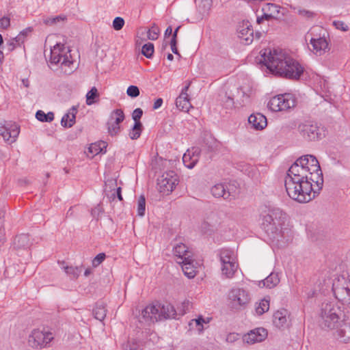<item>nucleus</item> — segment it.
Instances as JSON below:
<instances>
[{"label": "nucleus", "instance_id": "1", "mask_svg": "<svg viewBox=\"0 0 350 350\" xmlns=\"http://www.w3.org/2000/svg\"><path fill=\"white\" fill-rule=\"evenodd\" d=\"M323 185V177L319 163L311 154L298 158L289 167L284 180L288 196L299 203L313 200Z\"/></svg>", "mask_w": 350, "mask_h": 350}, {"label": "nucleus", "instance_id": "2", "mask_svg": "<svg viewBox=\"0 0 350 350\" xmlns=\"http://www.w3.org/2000/svg\"><path fill=\"white\" fill-rule=\"evenodd\" d=\"M267 68L273 73L289 79H298L304 68L282 50L269 51L262 55Z\"/></svg>", "mask_w": 350, "mask_h": 350}, {"label": "nucleus", "instance_id": "3", "mask_svg": "<svg viewBox=\"0 0 350 350\" xmlns=\"http://www.w3.org/2000/svg\"><path fill=\"white\" fill-rule=\"evenodd\" d=\"M286 215L279 208L272 207L262 219L263 228L273 240L279 241L283 237L282 229H288L286 227Z\"/></svg>", "mask_w": 350, "mask_h": 350}, {"label": "nucleus", "instance_id": "4", "mask_svg": "<svg viewBox=\"0 0 350 350\" xmlns=\"http://www.w3.org/2000/svg\"><path fill=\"white\" fill-rule=\"evenodd\" d=\"M177 316L174 307L170 304H150L144 308L138 317L139 322L150 325L167 319H176Z\"/></svg>", "mask_w": 350, "mask_h": 350}, {"label": "nucleus", "instance_id": "5", "mask_svg": "<svg viewBox=\"0 0 350 350\" xmlns=\"http://www.w3.org/2000/svg\"><path fill=\"white\" fill-rule=\"evenodd\" d=\"M326 313L322 314L321 317L320 325L323 329H333L338 327L339 320L342 319L343 323L340 327L336 331V338L341 342L347 343L349 340V336H346V329L350 327V325L347 323L348 316L344 312L343 314H338L333 316H325Z\"/></svg>", "mask_w": 350, "mask_h": 350}, {"label": "nucleus", "instance_id": "6", "mask_svg": "<svg viewBox=\"0 0 350 350\" xmlns=\"http://www.w3.org/2000/svg\"><path fill=\"white\" fill-rule=\"evenodd\" d=\"M297 131L300 136L306 142H315L325 136L324 128L317 122L304 121L298 124Z\"/></svg>", "mask_w": 350, "mask_h": 350}, {"label": "nucleus", "instance_id": "7", "mask_svg": "<svg viewBox=\"0 0 350 350\" xmlns=\"http://www.w3.org/2000/svg\"><path fill=\"white\" fill-rule=\"evenodd\" d=\"M230 307L237 310L245 309L250 301L249 292L243 288H233L228 293Z\"/></svg>", "mask_w": 350, "mask_h": 350}, {"label": "nucleus", "instance_id": "8", "mask_svg": "<svg viewBox=\"0 0 350 350\" xmlns=\"http://www.w3.org/2000/svg\"><path fill=\"white\" fill-rule=\"evenodd\" d=\"M295 104V99L290 94H285L271 98L267 106L272 111L278 112L294 107Z\"/></svg>", "mask_w": 350, "mask_h": 350}, {"label": "nucleus", "instance_id": "9", "mask_svg": "<svg viewBox=\"0 0 350 350\" xmlns=\"http://www.w3.org/2000/svg\"><path fill=\"white\" fill-rule=\"evenodd\" d=\"M178 183V178L174 171L164 172L157 179L158 190L163 194L171 193Z\"/></svg>", "mask_w": 350, "mask_h": 350}, {"label": "nucleus", "instance_id": "10", "mask_svg": "<svg viewBox=\"0 0 350 350\" xmlns=\"http://www.w3.org/2000/svg\"><path fill=\"white\" fill-rule=\"evenodd\" d=\"M53 339V334L48 331L33 329L28 338L29 345L33 348H44Z\"/></svg>", "mask_w": 350, "mask_h": 350}, {"label": "nucleus", "instance_id": "11", "mask_svg": "<svg viewBox=\"0 0 350 350\" xmlns=\"http://www.w3.org/2000/svg\"><path fill=\"white\" fill-rule=\"evenodd\" d=\"M51 64H57L61 63L62 66H70L73 64L72 61L68 59V56L65 52L64 44H57L50 50Z\"/></svg>", "mask_w": 350, "mask_h": 350}, {"label": "nucleus", "instance_id": "12", "mask_svg": "<svg viewBox=\"0 0 350 350\" xmlns=\"http://www.w3.org/2000/svg\"><path fill=\"white\" fill-rule=\"evenodd\" d=\"M19 133L20 129L17 124L0 119V136L4 141L9 144L14 142Z\"/></svg>", "mask_w": 350, "mask_h": 350}, {"label": "nucleus", "instance_id": "13", "mask_svg": "<svg viewBox=\"0 0 350 350\" xmlns=\"http://www.w3.org/2000/svg\"><path fill=\"white\" fill-rule=\"evenodd\" d=\"M232 185L226 184H216L211 188V193L215 198H223L224 200H230L237 195L236 188H231Z\"/></svg>", "mask_w": 350, "mask_h": 350}, {"label": "nucleus", "instance_id": "14", "mask_svg": "<svg viewBox=\"0 0 350 350\" xmlns=\"http://www.w3.org/2000/svg\"><path fill=\"white\" fill-rule=\"evenodd\" d=\"M174 255L177 258L178 263L192 260L193 252L184 243H180L174 246Z\"/></svg>", "mask_w": 350, "mask_h": 350}, {"label": "nucleus", "instance_id": "15", "mask_svg": "<svg viewBox=\"0 0 350 350\" xmlns=\"http://www.w3.org/2000/svg\"><path fill=\"white\" fill-rule=\"evenodd\" d=\"M267 336V332L262 327L250 331L243 336V340L247 344H254L264 340Z\"/></svg>", "mask_w": 350, "mask_h": 350}, {"label": "nucleus", "instance_id": "16", "mask_svg": "<svg viewBox=\"0 0 350 350\" xmlns=\"http://www.w3.org/2000/svg\"><path fill=\"white\" fill-rule=\"evenodd\" d=\"M239 37L245 40V44L252 42L254 40V30L248 21H243L238 28Z\"/></svg>", "mask_w": 350, "mask_h": 350}, {"label": "nucleus", "instance_id": "17", "mask_svg": "<svg viewBox=\"0 0 350 350\" xmlns=\"http://www.w3.org/2000/svg\"><path fill=\"white\" fill-rule=\"evenodd\" d=\"M200 150L198 148L188 150L183 157V161L185 167L192 169L198 163Z\"/></svg>", "mask_w": 350, "mask_h": 350}, {"label": "nucleus", "instance_id": "18", "mask_svg": "<svg viewBox=\"0 0 350 350\" xmlns=\"http://www.w3.org/2000/svg\"><path fill=\"white\" fill-rule=\"evenodd\" d=\"M310 44L312 47V52L319 55L325 53L328 49V42L324 37L311 38Z\"/></svg>", "mask_w": 350, "mask_h": 350}, {"label": "nucleus", "instance_id": "19", "mask_svg": "<svg viewBox=\"0 0 350 350\" xmlns=\"http://www.w3.org/2000/svg\"><path fill=\"white\" fill-rule=\"evenodd\" d=\"M248 122L252 127L256 130H262L267 124L266 117L260 113L250 115L248 118Z\"/></svg>", "mask_w": 350, "mask_h": 350}, {"label": "nucleus", "instance_id": "20", "mask_svg": "<svg viewBox=\"0 0 350 350\" xmlns=\"http://www.w3.org/2000/svg\"><path fill=\"white\" fill-rule=\"evenodd\" d=\"M217 101L225 109H232L234 107V102L233 96L226 90H221L217 98Z\"/></svg>", "mask_w": 350, "mask_h": 350}, {"label": "nucleus", "instance_id": "21", "mask_svg": "<svg viewBox=\"0 0 350 350\" xmlns=\"http://www.w3.org/2000/svg\"><path fill=\"white\" fill-rule=\"evenodd\" d=\"M288 312L286 309H281L276 311L273 314V324L279 328L283 327L286 325L287 323V316Z\"/></svg>", "mask_w": 350, "mask_h": 350}, {"label": "nucleus", "instance_id": "22", "mask_svg": "<svg viewBox=\"0 0 350 350\" xmlns=\"http://www.w3.org/2000/svg\"><path fill=\"white\" fill-rule=\"evenodd\" d=\"M77 109L73 106L70 111L66 113L62 118L61 124L65 128H70L75 123L76 113Z\"/></svg>", "mask_w": 350, "mask_h": 350}, {"label": "nucleus", "instance_id": "23", "mask_svg": "<svg viewBox=\"0 0 350 350\" xmlns=\"http://www.w3.org/2000/svg\"><path fill=\"white\" fill-rule=\"evenodd\" d=\"M325 312V316H333L338 314H343L344 312L340 310L339 306H336L332 302L323 303L321 310V317L324 314Z\"/></svg>", "mask_w": 350, "mask_h": 350}, {"label": "nucleus", "instance_id": "24", "mask_svg": "<svg viewBox=\"0 0 350 350\" xmlns=\"http://www.w3.org/2000/svg\"><path fill=\"white\" fill-rule=\"evenodd\" d=\"M31 245L29 235L27 234H21L16 236L14 240V247L16 250L27 249Z\"/></svg>", "mask_w": 350, "mask_h": 350}, {"label": "nucleus", "instance_id": "25", "mask_svg": "<svg viewBox=\"0 0 350 350\" xmlns=\"http://www.w3.org/2000/svg\"><path fill=\"white\" fill-rule=\"evenodd\" d=\"M221 264L237 262L234 251L230 249H222L219 251Z\"/></svg>", "mask_w": 350, "mask_h": 350}, {"label": "nucleus", "instance_id": "26", "mask_svg": "<svg viewBox=\"0 0 350 350\" xmlns=\"http://www.w3.org/2000/svg\"><path fill=\"white\" fill-rule=\"evenodd\" d=\"M334 294L338 300L341 301H348L350 295V288L348 286H338L336 285L334 288Z\"/></svg>", "mask_w": 350, "mask_h": 350}, {"label": "nucleus", "instance_id": "27", "mask_svg": "<svg viewBox=\"0 0 350 350\" xmlns=\"http://www.w3.org/2000/svg\"><path fill=\"white\" fill-rule=\"evenodd\" d=\"M238 268L237 262H230L222 264L221 270L222 275H225L227 278H232Z\"/></svg>", "mask_w": 350, "mask_h": 350}, {"label": "nucleus", "instance_id": "28", "mask_svg": "<svg viewBox=\"0 0 350 350\" xmlns=\"http://www.w3.org/2000/svg\"><path fill=\"white\" fill-rule=\"evenodd\" d=\"M213 4L212 0H201L198 5V11L200 14V18L209 14Z\"/></svg>", "mask_w": 350, "mask_h": 350}, {"label": "nucleus", "instance_id": "29", "mask_svg": "<svg viewBox=\"0 0 350 350\" xmlns=\"http://www.w3.org/2000/svg\"><path fill=\"white\" fill-rule=\"evenodd\" d=\"M92 314L94 318L100 321L105 319L107 314L106 305L103 303H98L93 309Z\"/></svg>", "mask_w": 350, "mask_h": 350}, {"label": "nucleus", "instance_id": "30", "mask_svg": "<svg viewBox=\"0 0 350 350\" xmlns=\"http://www.w3.org/2000/svg\"><path fill=\"white\" fill-rule=\"evenodd\" d=\"M279 282L280 278L278 274L272 272L265 280L260 282V285L262 284L264 286L271 288L277 286Z\"/></svg>", "mask_w": 350, "mask_h": 350}, {"label": "nucleus", "instance_id": "31", "mask_svg": "<svg viewBox=\"0 0 350 350\" xmlns=\"http://www.w3.org/2000/svg\"><path fill=\"white\" fill-rule=\"evenodd\" d=\"M193 259L189 262H180L184 274L189 278H193L196 275V268L193 265Z\"/></svg>", "mask_w": 350, "mask_h": 350}, {"label": "nucleus", "instance_id": "32", "mask_svg": "<svg viewBox=\"0 0 350 350\" xmlns=\"http://www.w3.org/2000/svg\"><path fill=\"white\" fill-rule=\"evenodd\" d=\"M176 105L177 108L183 111H188L191 107L189 97L183 96H179L176 98Z\"/></svg>", "mask_w": 350, "mask_h": 350}, {"label": "nucleus", "instance_id": "33", "mask_svg": "<svg viewBox=\"0 0 350 350\" xmlns=\"http://www.w3.org/2000/svg\"><path fill=\"white\" fill-rule=\"evenodd\" d=\"M280 7L273 4V3H266L262 8V12H267L271 16H272L274 18H277L278 17V14L280 13Z\"/></svg>", "mask_w": 350, "mask_h": 350}, {"label": "nucleus", "instance_id": "34", "mask_svg": "<svg viewBox=\"0 0 350 350\" xmlns=\"http://www.w3.org/2000/svg\"><path fill=\"white\" fill-rule=\"evenodd\" d=\"M220 223L218 213L216 212H211L206 217V221L202 224V228H206V226L208 225L214 227Z\"/></svg>", "mask_w": 350, "mask_h": 350}, {"label": "nucleus", "instance_id": "35", "mask_svg": "<svg viewBox=\"0 0 350 350\" xmlns=\"http://www.w3.org/2000/svg\"><path fill=\"white\" fill-rule=\"evenodd\" d=\"M124 120V114L122 109H117L114 110L110 115L109 121L120 125V124Z\"/></svg>", "mask_w": 350, "mask_h": 350}, {"label": "nucleus", "instance_id": "36", "mask_svg": "<svg viewBox=\"0 0 350 350\" xmlns=\"http://www.w3.org/2000/svg\"><path fill=\"white\" fill-rule=\"evenodd\" d=\"M36 118L42 122H51L54 119V113L51 111L45 113L43 111L38 110L36 113Z\"/></svg>", "mask_w": 350, "mask_h": 350}, {"label": "nucleus", "instance_id": "37", "mask_svg": "<svg viewBox=\"0 0 350 350\" xmlns=\"http://www.w3.org/2000/svg\"><path fill=\"white\" fill-rule=\"evenodd\" d=\"M269 308V300L264 298L256 306L255 310L257 314L261 315L268 311Z\"/></svg>", "mask_w": 350, "mask_h": 350}, {"label": "nucleus", "instance_id": "38", "mask_svg": "<svg viewBox=\"0 0 350 350\" xmlns=\"http://www.w3.org/2000/svg\"><path fill=\"white\" fill-rule=\"evenodd\" d=\"M63 269L66 273L72 278H77L81 273V269L79 267L65 266Z\"/></svg>", "mask_w": 350, "mask_h": 350}, {"label": "nucleus", "instance_id": "39", "mask_svg": "<svg viewBox=\"0 0 350 350\" xmlns=\"http://www.w3.org/2000/svg\"><path fill=\"white\" fill-rule=\"evenodd\" d=\"M66 19V16L59 15L55 17H47L43 19V23L46 25H53Z\"/></svg>", "mask_w": 350, "mask_h": 350}, {"label": "nucleus", "instance_id": "40", "mask_svg": "<svg viewBox=\"0 0 350 350\" xmlns=\"http://www.w3.org/2000/svg\"><path fill=\"white\" fill-rule=\"evenodd\" d=\"M142 129V124L137 122L134 124L132 130L129 133V137L132 139H137L139 137Z\"/></svg>", "mask_w": 350, "mask_h": 350}, {"label": "nucleus", "instance_id": "41", "mask_svg": "<svg viewBox=\"0 0 350 350\" xmlns=\"http://www.w3.org/2000/svg\"><path fill=\"white\" fill-rule=\"evenodd\" d=\"M98 97V90L95 87H93L86 94V104L91 105L96 103L94 99Z\"/></svg>", "mask_w": 350, "mask_h": 350}, {"label": "nucleus", "instance_id": "42", "mask_svg": "<svg viewBox=\"0 0 350 350\" xmlns=\"http://www.w3.org/2000/svg\"><path fill=\"white\" fill-rule=\"evenodd\" d=\"M154 53V44L151 42L145 44L142 49V53L147 58H151Z\"/></svg>", "mask_w": 350, "mask_h": 350}, {"label": "nucleus", "instance_id": "43", "mask_svg": "<svg viewBox=\"0 0 350 350\" xmlns=\"http://www.w3.org/2000/svg\"><path fill=\"white\" fill-rule=\"evenodd\" d=\"M146 211V200L144 196L139 197L137 201V214L139 216H144Z\"/></svg>", "mask_w": 350, "mask_h": 350}, {"label": "nucleus", "instance_id": "44", "mask_svg": "<svg viewBox=\"0 0 350 350\" xmlns=\"http://www.w3.org/2000/svg\"><path fill=\"white\" fill-rule=\"evenodd\" d=\"M241 170L252 178H256L258 174V170L256 167L254 165H245L243 167Z\"/></svg>", "mask_w": 350, "mask_h": 350}, {"label": "nucleus", "instance_id": "45", "mask_svg": "<svg viewBox=\"0 0 350 350\" xmlns=\"http://www.w3.org/2000/svg\"><path fill=\"white\" fill-rule=\"evenodd\" d=\"M241 170L252 178H256L258 174V170L256 167L254 165H245L243 167Z\"/></svg>", "mask_w": 350, "mask_h": 350}, {"label": "nucleus", "instance_id": "46", "mask_svg": "<svg viewBox=\"0 0 350 350\" xmlns=\"http://www.w3.org/2000/svg\"><path fill=\"white\" fill-rule=\"evenodd\" d=\"M32 31L31 27H27L21 31L19 34L15 38V41L21 44L24 42L25 38Z\"/></svg>", "mask_w": 350, "mask_h": 350}, {"label": "nucleus", "instance_id": "47", "mask_svg": "<svg viewBox=\"0 0 350 350\" xmlns=\"http://www.w3.org/2000/svg\"><path fill=\"white\" fill-rule=\"evenodd\" d=\"M107 129L108 133L111 136H116L120 131V126L109 120L107 122Z\"/></svg>", "mask_w": 350, "mask_h": 350}, {"label": "nucleus", "instance_id": "48", "mask_svg": "<svg viewBox=\"0 0 350 350\" xmlns=\"http://www.w3.org/2000/svg\"><path fill=\"white\" fill-rule=\"evenodd\" d=\"M159 33V28L155 25H154L148 31V38L151 40H155L158 38Z\"/></svg>", "mask_w": 350, "mask_h": 350}, {"label": "nucleus", "instance_id": "49", "mask_svg": "<svg viewBox=\"0 0 350 350\" xmlns=\"http://www.w3.org/2000/svg\"><path fill=\"white\" fill-rule=\"evenodd\" d=\"M124 348L125 350H142L140 344L135 340L128 341Z\"/></svg>", "mask_w": 350, "mask_h": 350}, {"label": "nucleus", "instance_id": "50", "mask_svg": "<svg viewBox=\"0 0 350 350\" xmlns=\"http://www.w3.org/2000/svg\"><path fill=\"white\" fill-rule=\"evenodd\" d=\"M126 94L129 96L131 98H136L140 94L139 89L136 85H130L127 88Z\"/></svg>", "mask_w": 350, "mask_h": 350}, {"label": "nucleus", "instance_id": "51", "mask_svg": "<svg viewBox=\"0 0 350 350\" xmlns=\"http://www.w3.org/2000/svg\"><path fill=\"white\" fill-rule=\"evenodd\" d=\"M106 255L105 253H100L96 255L92 260V266L96 267L100 265L105 259Z\"/></svg>", "mask_w": 350, "mask_h": 350}, {"label": "nucleus", "instance_id": "52", "mask_svg": "<svg viewBox=\"0 0 350 350\" xmlns=\"http://www.w3.org/2000/svg\"><path fill=\"white\" fill-rule=\"evenodd\" d=\"M333 25L336 29L341 30L342 31H347L349 30V26L342 21H334L332 22Z\"/></svg>", "mask_w": 350, "mask_h": 350}, {"label": "nucleus", "instance_id": "53", "mask_svg": "<svg viewBox=\"0 0 350 350\" xmlns=\"http://www.w3.org/2000/svg\"><path fill=\"white\" fill-rule=\"evenodd\" d=\"M124 25V21L122 17H116L113 21V27L116 30H120Z\"/></svg>", "mask_w": 350, "mask_h": 350}, {"label": "nucleus", "instance_id": "54", "mask_svg": "<svg viewBox=\"0 0 350 350\" xmlns=\"http://www.w3.org/2000/svg\"><path fill=\"white\" fill-rule=\"evenodd\" d=\"M142 115H143V111L140 108H137L133 111V114H132V118H133V120L135 121V123L141 122L139 120L142 118Z\"/></svg>", "mask_w": 350, "mask_h": 350}, {"label": "nucleus", "instance_id": "55", "mask_svg": "<svg viewBox=\"0 0 350 350\" xmlns=\"http://www.w3.org/2000/svg\"><path fill=\"white\" fill-rule=\"evenodd\" d=\"M297 13L299 16L306 18H310L314 16V13L312 12L304 9L298 10Z\"/></svg>", "mask_w": 350, "mask_h": 350}, {"label": "nucleus", "instance_id": "56", "mask_svg": "<svg viewBox=\"0 0 350 350\" xmlns=\"http://www.w3.org/2000/svg\"><path fill=\"white\" fill-rule=\"evenodd\" d=\"M117 185L116 180H108L106 183V187L109 188L105 189V192L115 191V187Z\"/></svg>", "mask_w": 350, "mask_h": 350}, {"label": "nucleus", "instance_id": "57", "mask_svg": "<svg viewBox=\"0 0 350 350\" xmlns=\"http://www.w3.org/2000/svg\"><path fill=\"white\" fill-rule=\"evenodd\" d=\"M10 25V18L3 16L0 19V27L6 29Z\"/></svg>", "mask_w": 350, "mask_h": 350}, {"label": "nucleus", "instance_id": "58", "mask_svg": "<svg viewBox=\"0 0 350 350\" xmlns=\"http://www.w3.org/2000/svg\"><path fill=\"white\" fill-rule=\"evenodd\" d=\"M194 321L196 323V324L198 326H201V327H199L198 329L199 330H201L202 329V324L203 323H208V321H206L202 316H200L198 319H193L191 320V322L189 323V325H191L192 324V322Z\"/></svg>", "mask_w": 350, "mask_h": 350}, {"label": "nucleus", "instance_id": "59", "mask_svg": "<svg viewBox=\"0 0 350 350\" xmlns=\"http://www.w3.org/2000/svg\"><path fill=\"white\" fill-rule=\"evenodd\" d=\"M239 339V334L237 333H230L227 335L226 341L230 343L234 342Z\"/></svg>", "mask_w": 350, "mask_h": 350}, {"label": "nucleus", "instance_id": "60", "mask_svg": "<svg viewBox=\"0 0 350 350\" xmlns=\"http://www.w3.org/2000/svg\"><path fill=\"white\" fill-rule=\"evenodd\" d=\"M262 15L261 16H258L256 19V22L258 24H260L264 20L269 21L272 18H274L272 16L269 14L267 12H262Z\"/></svg>", "mask_w": 350, "mask_h": 350}, {"label": "nucleus", "instance_id": "61", "mask_svg": "<svg viewBox=\"0 0 350 350\" xmlns=\"http://www.w3.org/2000/svg\"><path fill=\"white\" fill-rule=\"evenodd\" d=\"M88 151L91 154H92L94 155H96L101 151V148H99L97 144H92L88 148Z\"/></svg>", "mask_w": 350, "mask_h": 350}, {"label": "nucleus", "instance_id": "62", "mask_svg": "<svg viewBox=\"0 0 350 350\" xmlns=\"http://www.w3.org/2000/svg\"><path fill=\"white\" fill-rule=\"evenodd\" d=\"M20 45L21 44H18L15 41V38H14L12 41L7 43V50H8V51L11 52L16 47V46H20Z\"/></svg>", "mask_w": 350, "mask_h": 350}, {"label": "nucleus", "instance_id": "63", "mask_svg": "<svg viewBox=\"0 0 350 350\" xmlns=\"http://www.w3.org/2000/svg\"><path fill=\"white\" fill-rule=\"evenodd\" d=\"M101 212V208L99 205L94 207L91 211V214L94 217L98 218L99 217L100 213Z\"/></svg>", "mask_w": 350, "mask_h": 350}, {"label": "nucleus", "instance_id": "64", "mask_svg": "<svg viewBox=\"0 0 350 350\" xmlns=\"http://www.w3.org/2000/svg\"><path fill=\"white\" fill-rule=\"evenodd\" d=\"M163 104V99L159 98H157L154 103V105H153V109H159V107H161Z\"/></svg>", "mask_w": 350, "mask_h": 350}]
</instances>
